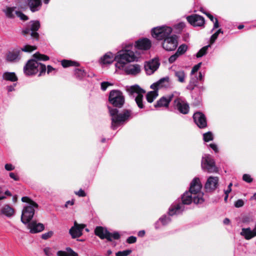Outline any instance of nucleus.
Segmentation results:
<instances>
[{
	"label": "nucleus",
	"instance_id": "obj_1",
	"mask_svg": "<svg viewBox=\"0 0 256 256\" xmlns=\"http://www.w3.org/2000/svg\"><path fill=\"white\" fill-rule=\"evenodd\" d=\"M202 185L198 178H194L190 182L188 191L182 196V202L180 200L174 202L168 209L170 216L182 214L185 210L184 205L190 204L192 202L196 204H201L204 202V193L201 192Z\"/></svg>",
	"mask_w": 256,
	"mask_h": 256
},
{
	"label": "nucleus",
	"instance_id": "obj_2",
	"mask_svg": "<svg viewBox=\"0 0 256 256\" xmlns=\"http://www.w3.org/2000/svg\"><path fill=\"white\" fill-rule=\"evenodd\" d=\"M34 59L28 60L24 67V72L27 76H32L40 72L38 76L44 74L46 66L44 64L38 62V60L46 61L49 60L48 56L36 52L33 55Z\"/></svg>",
	"mask_w": 256,
	"mask_h": 256
},
{
	"label": "nucleus",
	"instance_id": "obj_3",
	"mask_svg": "<svg viewBox=\"0 0 256 256\" xmlns=\"http://www.w3.org/2000/svg\"><path fill=\"white\" fill-rule=\"evenodd\" d=\"M133 44L128 43L126 44L122 50H119L115 56V60L116 61V66L118 68H124L128 62H134L137 58L134 52L132 50Z\"/></svg>",
	"mask_w": 256,
	"mask_h": 256
},
{
	"label": "nucleus",
	"instance_id": "obj_4",
	"mask_svg": "<svg viewBox=\"0 0 256 256\" xmlns=\"http://www.w3.org/2000/svg\"><path fill=\"white\" fill-rule=\"evenodd\" d=\"M22 201L26 204L24 206L21 216V222L26 224L32 220L36 210L38 208V204L28 196L22 198Z\"/></svg>",
	"mask_w": 256,
	"mask_h": 256
},
{
	"label": "nucleus",
	"instance_id": "obj_5",
	"mask_svg": "<svg viewBox=\"0 0 256 256\" xmlns=\"http://www.w3.org/2000/svg\"><path fill=\"white\" fill-rule=\"evenodd\" d=\"M110 114L112 118L111 128L112 130L116 129L120 124L127 121L130 116V111L124 110L121 113H118V110L116 108H112L108 106Z\"/></svg>",
	"mask_w": 256,
	"mask_h": 256
},
{
	"label": "nucleus",
	"instance_id": "obj_6",
	"mask_svg": "<svg viewBox=\"0 0 256 256\" xmlns=\"http://www.w3.org/2000/svg\"><path fill=\"white\" fill-rule=\"evenodd\" d=\"M126 90L129 96L134 98L138 106L140 108H144V106L143 102L144 94L146 91L142 88L139 86L135 84L130 86H126Z\"/></svg>",
	"mask_w": 256,
	"mask_h": 256
},
{
	"label": "nucleus",
	"instance_id": "obj_7",
	"mask_svg": "<svg viewBox=\"0 0 256 256\" xmlns=\"http://www.w3.org/2000/svg\"><path fill=\"white\" fill-rule=\"evenodd\" d=\"M172 28L162 26L153 28L152 30V35L157 40L164 41L172 35Z\"/></svg>",
	"mask_w": 256,
	"mask_h": 256
},
{
	"label": "nucleus",
	"instance_id": "obj_8",
	"mask_svg": "<svg viewBox=\"0 0 256 256\" xmlns=\"http://www.w3.org/2000/svg\"><path fill=\"white\" fill-rule=\"evenodd\" d=\"M108 101L113 106L120 108L124 104L125 98L120 90H114L110 92Z\"/></svg>",
	"mask_w": 256,
	"mask_h": 256
},
{
	"label": "nucleus",
	"instance_id": "obj_9",
	"mask_svg": "<svg viewBox=\"0 0 256 256\" xmlns=\"http://www.w3.org/2000/svg\"><path fill=\"white\" fill-rule=\"evenodd\" d=\"M94 234L100 239H106L108 242H112V239L118 240L120 237L118 232H114L111 233L106 228L102 226H96L94 230Z\"/></svg>",
	"mask_w": 256,
	"mask_h": 256
},
{
	"label": "nucleus",
	"instance_id": "obj_10",
	"mask_svg": "<svg viewBox=\"0 0 256 256\" xmlns=\"http://www.w3.org/2000/svg\"><path fill=\"white\" fill-rule=\"evenodd\" d=\"M40 26V22L38 20H32L30 21L28 27L22 30V32L23 34L26 35L30 34L32 38L36 40H38L39 34L37 32Z\"/></svg>",
	"mask_w": 256,
	"mask_h": 256
},
{
	"label": "nucleus",
	"instance_id": "obj_11",
	"mask_svg": "<svg viewBox=\"0 0 256 256\" xmlns=\"http://www.w3.org/2000/svg\"><path fill=\"white\" fill-rule=\"evenodd\" d=\"M201 165L202 169L208 172L214 173L218 172L214 161L210 154H204L202 156Z\"/></svg>",
	"mask_w": 256,
	"mask_h": 256
},
{
	"label": "nucleus",
	"instance_id": "obj_12",
	"mask_svg": "<svg viewBox=\"0 0 256 256\" xmlns=\"http://www.w3.org/2000/svg\"><path fill=\"white\" fill-rule=\"evenodd\" d=\"M178 45V36L176 34H172L162 42V48L167 51L174 50Z\"/></svg>",
	"mask_w": 256,
	"mask_h": 256
},
{
	"label": "nucleus",
	"instance_id": "obj_13",
	"mask_svg": "<svg viewBox=\"0 0 256 256\" xmlns=\"http://www.w3.org/2000/svg\"><path fill=\"white\" fill-rule=\"evenodd\" d=\"M174 110H177L180 113L184 114H188L190 110V106L188 103L180 98H176L174 100Z\"/></svg>",
	"mask_w": 256,
	"mask_h": 256
},
{
	"label": "nucleus",
	"instance_id": "obj_14",
	"mask_svg": "<svg viewBox=\"0 0 256 256\" xmlns=\"http://www.w3.org/2000/svg\"><path fill=\"white\" fill-rule=\"evenodd\" d=\"M86 225L84 224H78L76 222H74V226L69 230V233L72 238H79L82 234V230Z\"/></svg>",
	"mask_w": 256,
	"mask_h": 256
},
{
	"label": "nucleus",
	"instance_id": "obj_15",
	"mask_svg": "<svg viewBox=\"0 0 256 256\" xmlns=\"http://www.w3.org/2000/svg\"><path fill=\"white\" fill-rule=\"evenodd\" d=\"M160 66V62L158 59L154 58L150 61L147 62L144 64V69L147 74H152Z\"/></svg>",
	"mask_w": 256,
	"mask_h": 256
},
{
	"label": "nucleus",
	"instance_id": "obj_16",
	"mask_svg": "<svg viewBox=\"0 0 256 256\" xmlns=\"http://www.w3.org/2000/svg\"><path fill=\"white\" fill-rule=\"evenodd\" d=\"M193 118L195 124L200 128L206 127L207 122L206 118L201 112H196L193 115Z\"/></svg>",
	"mask_w": 256,
	"mask_h": 256
},
{
	"label": "nucleus",
	"instance_id": "obj_17",
	"mask_svg": "<svg viewBox=\"0 0 256 256\" xmlns=\"http://www.w3.org/2000/svg\"><path fill=\"white\" fill-rule=\"evenodd\" d=\"M188 22L194 26H202L204 24V19L200 16L193 14L186 17Z\"/></svg>",
	"mask_w": 256,
	"mask_h": 256
},
{
	"label": "nucleus",
	"instance_id": "obj_18",
	"mask_svg": "<svg viewBox=\"0 0 256 256\" xmlns=\"http://www.w3.org/2000/svg\"><path fill=\"white\" fill-rule=\"evenodd\" d=\"M218 178L210 176L208 177L205 184L204 188L207 192L215 190L218 186Z\"/></svg>",
	"mask_w": 256,
	"mask_h": 256
},
{
	"label": "nucleus",
	"instance_id": "obj_19",
	"mask_svg": "<svg viewBox=\"0 0 256 256\" xmlns=\"http://www.w3.org/2000/svg\"><path fill=\"white\" fill-rule=\"evenodd\" d=\"M135 47L138 50H148L151 46V41L147 38H142L136 41L135 42Z\"/></svg>",
	"mask_w": 256,
	"mask_h": 256
},
{
	"label": "nucleus",
	"instance_id": "obj_20",
	"mask_svg": "<svg viewBox=\"0 0 256 256\" xmlns=\"http://www.w3.org/2000/svg\"><path fill=\"white\" fill-rule=\"evenodd\" d=\"M20 50L8 52L6 58L7 62L11 63L17 62L20 60Z\"/></svg>",
	"mask_w": 256,
	"mask_h": 256
},
{
	"label": "nucleus",
	"instance_id": "obj_21",
	"mask_svg": "<svg viewBox=\"0 0 256 256\" xmlns=\"http://www.w3.org/2000/svg\"><path fill=\"white\" fill-rule=\"evenodd\" d=\"M172 98L173 94H170L162 97L154 104V107L156 108L160 107H168L170 102L172 100Z\"/></svg>",
	"mask_w": 256,
	"mask_h": 256
},
{
	"label": "nucleus",
	"instance_id": "obj_22",
	"mask_svg": "<svg viewBox=\"0 0 256 256\" xmlns=\"http://www.w3.org/2000/svg\"><path fill=\"white\" fill-rule=\"evenodd\" d=\"M26 3L30 10L32 12L40 10L42 6L41 0H26Z\"/></svg>",
	"mask_w": 256,
	"mask_h": 256
},
{
	"label": "nucleus",
	"instance_id": "obj_23",
	"mask_svg": "<svg viewBox=\"0 0 256 256\" xmlns=\"http://www.w3.org/2000/svg\"><path fill=\"white\" fill-rule=\"evenodd\" d=\"M28 228L31 233L36 234L42 231L44 227L42 224L37 223L36 222L32 221L28 224Z\"/></svg>",
	"mask_w": 256,
	"mask_h": 256
},
{
	"label": "nucleus",
	"instance_id": "obj_24",
	"mask_svg": "<svg viewBox=\"0 0 256 256\" xmlns=\"http://www.w3.org/2000/svg\"><path fill=\"white\" fill-rule=\"evenodd\" d=\"M14 214V209L8 204L4 205L0 210V215H4L8 218H11Z\"/></svg>",
	"mask_w": 256,
	"mask_h": 256
},
{
	"label": "nucleus",
	"instance_id": "obj_25",
	"mask_svg": "<svg viewBox=\"0 0 256 256\" xmlns=\"http://www.w3.org/2000/svg\"><path fill=\"white\" fill-rule=\"evenodd\" d=\"M125 72L128 74L136 75L140 72V66L139 64H130L125 69Z\"/></svg>",
	"mask_w": 256,
	"mask_h": 256
},
{
	"label": "nucleus",
	"instance_id": "obj_26",
	"mask_svg": "<svg viewBox=\"0 0 256 256\" xmlns=\"http://www.w3.org/2000/svg\"><path fill=\"white\" fill-rule=\"evenodd\" d=\"M114 60L115 56H114L113 54L111 52H108L101 57L100 63L102 64H108L112 63Z\"/></svg>",
	"mask_w": 256,
	"mask_h": 256
},
{
	"label": "nucleus",
	"instance_id": "obj_27",
	"mask_svg": "<svg viewBox=\"0 0 256 256\" xmlns=\"http://www.w3.org/2000/svg\"><path fill=\"white\" fill-rule=\"evenodd\" d=\"M16 6H6L2 10V12L4 13L6 16L8 18H14L16 16V12H17Z\"/></svg>",
	"mask_w": 256,
	"mask_h": 256
},
{
	"label": "nucleus",
	"instance_id": "obj_28",
	"mask_svg": "<svg viewBox=\"0 0 256 256\" xmlns=\"http://www.w3.org/2000/svg\"><path fill=\"white\" fill-rule=\"evenodd\" d=\"M240 234L244 236L246 240H250L254 237L252 232V230L250 228H242Z\"/></svg>",
	"mask_w": 256,
	"mask_h": 256
},
{
	"label": "nucleus",
	"instance_id": "obj_29",
	"mask_svg": "<svg viewBox=\"0 0 256 256\" xmlns=\"http://www.w3.org/2000/svg\"><path fill=\"white\" fill-rule=\"evenodd\" d=\"M2 78L6 80L12 82H16L18 78L16 74L14 72H4L2 74Z\"/></svg>",
	"mask_w": 256,
	"mask_h": 256
},
{
	"label": "nucleus",
	"instance_id": "obj_30",
	"mask_svg": "<svg viewBox=\"0 0 256 256\" xmlns=\"http://www.w3.org/2000/svg\"><path fill=\"white\" fill-rule=\"evenodd\" d=\"M174 76L177 78L178 80L182 83L185 82L186 74L182 70H174Z\"/></svg>",
	"mask_w": 256,
	"mask_h": 256
},
{
	"label": "nucleus",
	"instance_id": "obj_31",
	"mask_svg": "<svg viewBox=\"0 0 256 256\" xmlns=\"http://www.w3.org/2000/svg\"><path fill=\"white\" fill-rule=\"evenodd\" d=\"M158 96V92L153 90L149 92L146 95V99L148 102L152 103Z\"/></svg>",
	"mask_w": 256,
	"mask_h": 256
},
{
	"label": "nucleus",
	"instance_id": "obj_32",
	"mask_svg": "<svg viewBox=\"0 0 256 256\" xmlns=\"http://www.w3.org/2000/svg\"><path fill=\"white\" fill-rule=\"evenodd\" d=\"M61 64L64 68H67L70 66H78V64L74 61L64 60L61 61Z\"/></svg>",
	"mask_w": 256,
	"mask_h": 256
},
{
	"label": "nucleus",
	"instance_id": "obj_33",
	"mask_svg": "<svg viewBox=\"0 0 256 256\" xmlns=\"http://www.w3.org/2000/svg\"><path fill=\"white\" fill-rule=\"evenodd\" d=\"M157 82L160 86V88L167 87L169 85V78L168 76L162 78L159 80Z\"/></svg>",
	"mask_w": 256,
	"mask_h": 256
},
{
	"label": "nucleus",
	"instance_id": "obj_34",
	"mask_svg": "<svg viewBox=\"0 0 256 256\" xmlns=\"http://www.w3.org/2000/svg\"><path fill=\"white\" fill-rule=\"evenodd\" d=\"M188 50V46L186 44L180 45L176 52L179 56L184 54Z\"/></svg>",
	"mask_w": 256,
	"mask_h": 256
},
{
	"label": "nucleus",
	"instance_id": "obj_35",
	"mask_svg": "<svg viewBox=\"0 0 256 256\" xmlns=\"http://www.w3.org/2000/svg\"><path fill=\"white\" fill-rule=\"evenodd\" d=\"M210 46V44L202 48L201 49L199 50V51L196 54V57L197 58H200L202 56H204L206 53L207 51L208 50V48Z\"/></svg>",
	"mask_w": 256,
	"mask_h": 256
},
{
	"label": "nucleus",
	"instance_id": "obj_36",
	"mask_svg": "<svg viewBox=\"0 0 256 256\" xmlns=\"http://www.w3.org/2000/svg\"><path fill=\"white\" fill-rule=\"evenodd\" d=\"M168 216L164 214L159 218V220L162 222V224L164 226L166 225L171 221V218L170 217V216H171L169 214L168 212Z\"/></svg>",
	"mask_w": 256,
	"mask_h": 256
},
{
	"label": "nucleus",
	"instance_id": "obj_37",
	"mask_svg": "<svg viewBox=\"0 0 256 256\" xmlns=\"http://www.w3.org/2000/svg\"><path fill=\"white\" fill-rule=\"evenodd\" d=\"M197 83L198 82L196 81V80L195 78H191L189 84L186 86V89L192 90L194 89L195 88H196L197 86Z\"/></svg>",
	"mask_w": 256,
	"mask_h": 256
},
{
	"label": "nucleus",
	"instance_id": "obj_38",
	"mask_svg": "<svg viewBox=\"0 0 256 256\" xmlns=\"http://www.w3.org/2000/svg\"><path fill=\"white\" fill-rule=\"evenodd\" d=\"M224 34V32L222 29H218L216 32H214L210 38V44H214L216 40L217 39L218 34Z\"/></svg>",
	"mask_w": 256,
	"mask_h": 256
},
{
	"label": "nucleus",
	"instance_id": "obj_39",
	"mask_svg": "<svg viewBox=\"0 0 256 256\" xmlns=\"http://www.w3.org/2000/svg\"><path fill=\"white\" fill-rule=\"evenodd\" d=\"M214 138L213 134L212 132H208L203 134V139L206 142H208L212 140Z\"/></svg>",
	"mask_w": 256,
	"mask_h": 256
},
{
	"label": "nucleus",
	"instance_id": "obj_40",
	"mask_svg": "<svg viewBox=\"0 0 256 256\" xmlns=\"http://www.w3.org/2000/svg\"><path fill=\"white\" fill-rule=\"evenodd\" d=\"M36 49V46L30 45H26L21 48V50L24 52H30Z\"/></svg>",
	"mask_w": 256,
	"mask_h": 256
},
{
	"label": "nucleus",
	"instance_id": "obj_41",
	"mask_svg": "<svg viewBox=\"0 0 256 256\" xmlns=\"http://www.w3.org/2000/svg\"><path fill=\"white\" fill-rule=\"evenodd\" d=\"M74 75L76 78L80 80L85 76V72L84 70L76 68L75 70Z\"/></svg>",
	"mask_w": 256,
	"mask_h": 256
},
{
	"label": "nucleus",
	"instance_id": "obj_42",
	"mask_svg": "<svg viewBox=\"0 0 256 256\" xmlns=\"http://www.w3.org/2000/svg\"><path fill=\"white\" fill-rule=\"evenodd\" d=\"M132 252L131 250H126L123 251H119L116 254V256H128Z\"/></svg>",
	"mask_w": 256,
	"mask_h": 256
},
{
	"label": "nucleus",
	"instance_id": "obj_43",
	"mask_svg": "<svg viewBox=\"0 0 256 256\" xmlns=\"http://www.w3.org/2000/svg\"><path fill=\"white\" fill-rule=\"evenodd\" d=\"M16 15L22 20H26L28 19V16L20 10L16 12Z\"/></svg>",
	"mask_w": 256,
	"mask_h": 256
},
{
	"label": "nucleus",
	"instance_id": "obj_44",
	"mask_svg": "<svg viewBox=\"0 0 256 256\" xmlns=\"http://www.w3.org/2000/svg\"><path fill=\"white\" fill-rule=\"evenodd\" d=\"M66 250L67 251L68 256H78V254L70 247L66 248Z\"/></svg>",
	"mask_w": 256,
	"mask_h": 256
},
{
	"label": "nucleus",
	"instance_id": "obj_45",
	"mask_svg": "<svg viewBox=\"0 0 256 256\" xmlns=\"http://www.w3.org/2000/svg\"><path fill=\"white\" fill-rule=\"evenodd\" d=\"M242 180L248 183L252 182L253 180L252 178L248 174H244L242 176Z\"/></svg>",
	"mask_w": 256,
	"mask_h": 256
},
{
	"label": "nucleus",
	"instance_id": "obj_46",
	"mask_svg": "<svg viewBox=\"0 0 256 256\" xmlns=\"http://www.w3.org/2000/svg\"><path fill=\"white\" fill-rule=\"evenodd\" d=\"M43 250L46 256H52L53 254L52 249L50 247H46L44 248Z\"/></svg>",
	"mask_w": 256,
	"mask_h": 256
},
{
	"label": "nucleus",
	"instance_id": "obj_47",
	"mask_svg": "<svg viewBox=\"0 0 256 256\" xmlns=\"http://www.w3.org/2000/svg\"><path fill=\"white\" fill-rule=\"evenodd\" d=\"M53 234L54 233L52 231H49L43 234L42 235L41 238L43 240H47L48 238H50L52 236Z\"/></svg>",
	"mask_w": 256,
	"mask_h": 256
},
{
	"label": "nucleus",
	"instance_id": "obj_48",
	"mask_svg": "<svg viewBox=\"0 0 256 256\" xmlns=\"http://www.w3.org/2000/svg\"><path fill=\"white\" fill-rule=\"evenodd\" d=\"M185 26L184 22H180L175 24L174 28L180 31L185 27Z\"/></svg>",
	"mask_w": 256,
	"mask_h": 256
},
{
	"label": "nucleus",
	"instance_id": "obj_49",
	"mask_svg": "<svg viewBox=\"0 0 256 256\" xmlns=\"http://www.w3.org/2000/svg\"><path fill=\"white\" fill-rule=\"evenodd\" d=\"M179 56H180L176 52L174 54H172L169 58V62L170 64L174 62Z\"/></svg>",
	"mask_w": 256,
	"mask_h": 256
},
{
	"label": "nucleus",
	"instance_id": "obj_50",
	"mask_svg": "<svg viewBox=\"0 0 256 256\" xmlns=\"http://www.w3.org/2000/svg\"><path fill=\"white\" fill-rule=\"evenodd\" d=\"M112 84H110V83L109 82H102L101 83V89L103 91H104V90H106L107 88L109 86H112Z\"/></svg>",
	"mask_w": 256,
	"mask_h": 256
},
{
	"label": "nucleus",
	"instance_id": "obj_51",
	"mask_svg": "<svg viewBox=\"0 0 256 256\" xmlns=\"http://www.w3.org/2000/svg\"><path fill=\"white\" fill-rule=\"evenodd\" d=\"M244 205V202L242 199H239L234 202V206L237 208H241Z\"/></svg>",
	"mask_w": 256,
	"mask_h": 256
},
{
	"label": "nucleus",
	"instance_id": "obj_52",
	"mask_svg": "<svg viewBox=\"0 0 256 256\" xmlns=\"http://www.w3.org/2000/svg\"><path fill=\"white\" fill-rule=\"evenodd\" d=\"M202 64V62H200L197 64L195 65L192 68L191 71V74H194L195 72H197L200 69Z\"/></svg>",
	"mask_w": 256,
	"mask_h": 256
},
{
	"label": "nucleus",
	"instance_id": "obj_53",
	"mask_svg": "<svg viewBox=\"0 0 256 256\" xmlns=\"http://www.w3.org/2000/svg\"><path fill=\"white\" fill-rule=\"evenodd\" d=\"M136 241V238L134 236H130L128 237L126 240V242L128 244H134Z\"/></svg>",
	"mask_w": 256,
	"mask_h": 256
},
{
	"label": "nucleus",
	"instance_id": "obj_54",
	"mask_svg": "<svg viewBox=\"0 0 256 256\" xmlns=\"http://www.w3.org/2000/svg\"><path fill=\"white\" fill-rule=\"evenodd\" d=\"M56 72V68H54L50 66H48L47 73L48 74H52V72H53L52 74H54Z\"/></svg>",
	"mask_w": 256,
	"mask_h": 256
},
{
	"label": "nucleus",
	"instance_id": "obj_55",
	"mask_svg": "<svg viewBox=\"0 0 256 256\" xmlns=\"http://www.w3.org/2000/svg\"><path fill=\"white\" fill-rule=\"evenodd\" d=\"M4 168L8 171H11L14 170L15 167L11 164H6L4 166Z\"/></svg>",
	"mask_w": 256,
	"mask_h": 256
},
{
	"label": "nucleus",
	"instance_id": "obj_56",
	"mask_svg": "<svg viewBox=\"0 0 256 256\" xmlns=\"http://www.w3.org/2000/svg\"><path fill=\"white\" fill-rule=\"evenodd\" d=\"M75 194L78 196H79L82 197L86 196V194L85 192L81 188L78 191L76 192Z\"/></svg>",
	"mask_w": 256,
	"mask_h": 256
},
{
	"label": "nucleus",
	"instance_id": "obj_57",
	"mask_svg": "<svg viewBox=\"0 0 256 256\" xmlns=\"http://www.w3.org/2000/svg\"><path fill=\"white\" fill-rule=\"evenodd\" d=\"M214 26L212 30H210V32H212L216 28H217L219 27V23L218 19L216 18H215V20H214Z\"/></svg>",
	"mask_w": 256,
	"mask_h": 256
},
{
	"label": "nucleus",
	"instance_id": "obj_58",
	"mask_svg": "<svg viewBox=\"0 0 256 256\" xmlns=\"http://www.w3.org/2000/svg\"><path fill=\"white\" fill-rule=\"evenodd\" d=\"M10 178L16 181H18L20 180L19 177L14 172H10L9 174Z\"/></svg>",
	"mask_w": 256,
	"mask_h": 256
},
{
	"label": "nucleus",
	"instance_id": "obj_59",
	"mask_svg": "<svg viewBox=\"0 0 256 256\" xmlns=\"http://www.w3.org/2000/svg\"><path fill=\"white\" fill-rule=\"evenodd\" d=\"M150 88L153 89L154 90H157L158 92V88H160V86L158 84L157 82L155 83L152 84L150 86Z\"/></svg>",
	"mask_w": 256,
	"mask_h": 256
},
{
	"label": "nucleus",
	"instance_id": "obj_60",
	"mask_svg": "<svg viewBox=\"0 0 256 256\" xmlns=\"http://www.w3.org/2000/svg\"><path fill=\"white\" fill-rule=\"evenodd\" d=\"M58 256H68L67 251L59 250L57 252Z\"/></svg>",
	"mask_w": 256,
	"mask_h": 256
},
{
	"label": "nucleus",
	"instance_id": "obj_61",
	"mask_svg": "<svg viewBox=\"0 0 256 256\" xmlns=\"http://www.w3.org/2000/svg\"><path fill=\"white\" fill-rule=\"evenodd\" d=\"M203 13H204V14H206L207 16L210 18V20L212 22H214V20H215V18H214V17L212 15L208 13V12H205L203 11H202Z\"/></svg>",
	"mask_w": 256,
	"mask_h": 256
},
{
	"label": "nucleus",
	"instance_id": "obj_62",
	"mask_svg": "<svg viewBox=\"0 0 256 256\" xmlns=\"http://www.w3.org/2000/svg\"><path fill=\"white\" fill-rule=\"evenodd\" d=\"M16 84H14L12 85L7 86V90L8 92H12L14 90V87L16 86Z\"/></svg>",
	"mask_w": 256,
	"mask_h": 256
},
{
	"label": "nucleus",
	"instance_id": "obj_63",
	"mask_svg": "<svg viewBox=\"0 0 256 256\" xmlns=\"http://www.w3.org/2000/svg\"><path fill=\"white\" fill-rule=\"evenodd\" d=\"M74 200H68L66 202L64 206L66 208H68V205L72 206L74 204Z\"/></svg>",
	"mask_w": 256,
	"mask_h": 256
},
{
	"label": "nucleus",
	"instance_id": "obj_64",
	"mask_svg": "<svg viewBox=\"0 0 256 256\" xmlns=\"http://www.w3.org/2000/svg\"><path fill=\"white\" fill-rule=\"evenodd\" d=\"M210 146L216 152H218V148L217 146L214 144H210Z\"/></svg>",
	"mask_w": 256,
	"mask_h": 256
}]
</instances>
